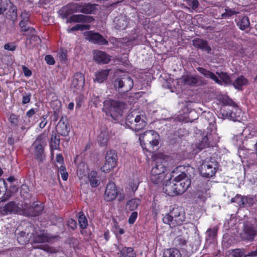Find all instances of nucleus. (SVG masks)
Segmentation results:
<instances>
[{
  "label": "nucleus",
  "instance_id": "obj_1",
  "mask_svg": "<svg viewBox=\"0 0 257 257\" xmlns=\"http://www.w3.org/2000/svg\"><path fill=\"white\" fill-rule=\"evenodd\" d=\"M159 134L153 130L145 132L140 136L139 140L142 148L147 152H153L159 144Z\"/></svg>",
  "mask_w": 257,
  "mask_h": 257
},
{
  "label": "nucleus",
  "instance_id": "obj_2",
  "mask_svg": "<svg viewBox=\"0 0 257 257\" xmlns=\"http://www.w3.org/2000/svg\"><path fill=\"white\" fill-rule=\"evenodd\" d=\"M124 107L123 103L109 99L104 101L102 111L107 116L116 120L122 115Z\"/></svg>",
  "mask_w": 257,
  "mask_h": 257
},
{
  "label": "nucleus",
  "instance_id": "obj_3",
  "mask_svg": "<svg viewBox=\"0 0 257 257\" xmlns=\"http://www.w3.org/2000/svg\"><path fill=\"white\" fill-rule=\"evenodd\" d=\"M185 220L184 212L178 207L173 209L169 213L166 214L163 218L164 223L169 224L171 227L182 224Z\"/></svg>",
  "mask_w": 257,
  "mask_h": 257
},
{
  "label": "nucleus",
  "instance_id": "obj_4",
  "mask_svg": "<svg viewBox=\"0 0 257 257\" xmlns=\"http://www.w3.org/2000/svg\"><path fill=\"white\" fill-rule=\"evenodd\" d=\"M116 90L120 93L130 91L134 86V81L130 76L124 75L116 78L113 83Z\"/></svg>",
  "mask_w": 257,
  "mask_h": 257
},
{
  "label": "nucleus",
  "instance_id": "obj_5",
  "mask_svg": "<svg viewBox=\"0 0 257 257\" xmlns=\"http://www.w3.org/2000/svg\"><path fill=\"white\" fill-rule=\"evenodd\" d=\"M217 169V162L215 159H210L202 163L200 168V172L202 176L209 178L215 175Z\"/></svg>",
  "mask_w": 257,
  "mask_h": 257
},
{
  "label": "nucleus",
  "instance_id": "obj_6",
  "mask_svg": "<svg viewBox=\"0 0 257 257\" xmlns=\"http://www.w3.org/2000/svg\"><path fill=\"white\" fill-rule=\"evenodd\" d=\"M177 195L183 193L191 184V181L186 174L182 173L173 179Z\"/></svg>",
  "mask_w": 257,
  "mask_h": 257
},
{
  "label": "nucleus",
  "instance_id": "obj_7",
  "mask_svg": "<svg viewBox=\"0 0 257 257\" xmlns=\"http://www.w3.org/2000/svg\"><path fill=\"white\" fill-rule=\"evenodd\" d=\"M45 145V136L42 135H39L33 144L32 147L34 149L36 158L40 162H42L45 157L44 155V147Z\"/></svg>",
  "mask_w": 257,
  "mask_h": 257
},
{
  "label": "nucleus",
  "instance_id": "obj_8",
  "mask_svg": "<svg viewBox=\"0 0 257 257\" xmlns=\"http://www.w3.org/2000/svg\"><path fill=\"white\" fill-rule=\"evenodd\" d=\"M178 86L182 87L184 85L198 86L203 84L201 78L197 76L183 75L181 78L176 80Z\"/></svg>",
  "mask_w": 257,
  "mask_h": 257
},
{
  "label": "nucleus",
  "instance_id": "obj_9",
  "mask_svg": "<svg viewBox=\"0 0 257 257\" xmlns=\"http://www.w3.org/2000/svg\"><path fill=\"white\" fill-rule=\"evenodd\" d=\"M117 155L113 151H108L105 155V162L100 170L105 173L109 172L116 165Z\"/></svg>",
  "mask_w": 257,
  "mask_h": 257
},
{
  "label": "nucleus",
  "instance_id": "obj_10",
  "mask_svg": "<svg viewBox=\"0 0 257 257\" xmlns=\"http://www.w3.org/2000/svg\"><path fill=\"white\" fill-rule=\"evenodd\" d=\"M167 162L166 158L162 155H158L155 157L152 163L151 171L154 173H165Z\"/></svg>",
  "mask_w": 257,
  "mask_h": 257
},
{
  "label": "nucleus",
  "instance_id": "obj_11",
  "mask_svg": "<svg viewBox=\"0 0 257 257\" xmlns=\"http://www.w3.org/2000/svg\"><path fill=\"white\" fill-rule=\"evenodd\" d=\"M84 35L86 40L93 44L106 45L108 43V42L98 33L89 31L85 32Z\"/></svg>",
  "mask_w": 257,
  "mask_h": 257
},
{
  "label": "nucleus",
  "instance_id": "obj_12",
  "mask_svg": "<svg viewBox=\"0 0 257 257\" xmlns=\"http://www.w3.org/2000/svg\"><path fill=\"white\" fill-rule=\"evenodd\" d=\"M19 210L18 205L13 201L6 203L4 199L0 201V213L3 215L17 213Z\"/></svg>",
  "mask_w": 257,
  "mask_h": 257
},
{
  "label": "nucleus",
  "instance_id": "obj_13",
  "mask_svg": "<svg viewBox=\"0 0 257 257\" xmlns=\"http://www.w3.org/2000/svg\"><path fill=\"white\" fill-rule=\"evenodd\" d=\"M34 243H43L50 242L53 237L44 231H35L31 236Z\"/></svg>",
  "mask_w": 257,
  "mask_h": 257
},
{
  "label": "nucleus",
  "instance_id": "obj_14",
  "mask_svg": "<svg viewBox=\"0 0 257 257\" xmlns=\"http://www.w3.org/2000/svg\"><path fill=\"white\" fill-rule=\"evenodd\" d=\"M257 232V220L254 221L253 225H246L244 226L243 233L241 237L244 240L252 241Z\"/></svg>",
  "mask_w": 257,
  "mask_h": 257
},
{
  "label": "nucleus",
  "instance_id": "obj_15",
  "mask_svg": "<svg viewBox=\"0 0 257 257\" xmlns=\"http://www.w3.org/2000/svg\"><path fill=\"white\" fill-rule=\"evenodd\" d=\"M23 209L28 215L34 216L38 215L43 210V207L38 202H34L32 205L26 204Z\"/></svg>",
  "mask_w": 257,
  "mask_h": 257
},
{
  "label": "nucleus",
  "instance_id": "obj_16",
  "mask_svg": "<svg viewBox=\"0 0 257 257\" xmlns=\"http://www.w3.org/2000/svg\"><path fill=\"white\" fill-rule=\"evenodd\" d=\"M146 117L143 115H138L135 117L132 114H128V120L131 121L135 120V125L133 126L135 127V132H138L143 129L147 125Z\"/></svg>",
  "mask_w": 257,
  "mask_h": 257
},
{
  "label": "nucleus",
  "instance_id": "obj_17",
  "mask_svg": "<svg viewBox=\"0 0 257 257\" xmlns=\"http://www.w3.org/2000/svg\"><path fill=\"white\" fill-rule=\"evenodd\" d=\"M117 195L115 185L113 182L109 183L106 187L104 193V198L107 201L114 199Z\"/></svg>",
  "mask_w": 257,
  "mask_h": 257
},
{
  "label": "nucleus",
  "instance_id": "obj_18",
  "mask_svg": "<svg viewBox=\"0 0 257 257\" xmlns=\"http://www.w3.org/2000/svg\"><path fill=\"white\" fill-rule=\"evenodd\" d=\"M85 79L83 74L81 73H76L71 84V87L76 90H81L84 85Z\"/></svg>",
  "mask_w": 257,
  "mask_h": 257
},
{
  "label": "nucleus",
  "instance_id": "obj_19",
  "mask_svg": "<svg viewBox=\"0 0 257 257\" xmlns=\"http://www.w3.org/2000/svg\"><path fill=\"white\" fill-rule=\"evenodd\" d=\"M220 14H216V19H227L231 18L233 15L238 13L234 9L226 7L224 9L221 8L219 9Z\"/></svg>",
  "mask_w": 257,
  "mask_h": 257
},
{
  "label": "nucleus",
  "instance_id": "obj_20",
  "mask_svg": "<svg viewBox=\"0 0 257 257\" xmlns=\"http://www.w3.org/2000/svg\"><path fill=\"white\" fill-rule=\"evenodd\" d=\"M93 59L98 63L107 64L110 60V56L105 52L96 50L93 52Z\"/></svg>",
  "mask_w": 257,
  "mask_h": 257
},
{
  "label": "nucleus",
  "instance_id": "obj_21",
  "mask_svg": "<svg viewBox=\"0 0 257 257\" xmlns=\"http://www.w3.org/2000/svg\"><path fill=\"white\" fill-rule=\"evenodd\" d=\"M93 20L91 16L83 15H73L70 16L67 22L69 23H90Z\"/></svg>",
  "mask_w": 257,
  "mask_h": 257
},
{
  "label": "nucleus",
  "instance_id": "obj_22",
  "mask_svg": "<svg viewBox=\"0 0 257 257\" xmlns=\"http://www.w3.org/2000/svg\"><path fill=\"white\" fill-rule=\"evenodd\" d=\"M173 180L169 179L166 181L163 187L164 192L169 196H175L177 195Z\"/></svg>",
  "mask_w": 257,
  "mask_h": 257
},
{
  "label": "nucleus",
  "instance_id": "obj_23",
  "mask_svg": "<svg viewBox=\"0 0 257 257\" xmlns=\"http://www.w3.org/2000/svg\"><path fill=\"white\" fill-rule=\"evenodd\" d=\"M193 45L196 48L201 49L207 53H209L211 51V48L206 40L199 38L195 39L193 40Z\"/></svg>",
  "mask_w": 257,
  "mask_h": 257
},
{
  "label": "nucleus",
  "instance_id": "obj_24",
  "mask_svg": "<svg viewBox=\"0 0 257 257\" xmlns=\"http://www.w3.org/2000/svg\"><path fill=\"white\" fill-rule=\"evenodd\" d=\"M197 70L205 77L207 78H210L214 80L216 83L219 84H222L221 81L219 79L216 75L212 72L207 70L202 67H198Z\"/></svg>",
  "mask_w": 257,
  "mask_h": 257
},
{
  "label": "nucleus",
  "instance_id": "obj_25",
  "mask_svg": "<svg viewBox=\"0 0 257 257\" xmlns=\"http://www.w3.org/2000/svg\"><path fill=\"white\" fill-rule=\"evenodd\" d=\"M56 130L58 133L63 136H67L70 131L68 123L65 122L62 119L57 124Z\"/></svg>",
  "mask_w": 257,
  "mask_h": 257
},
{
  "label": "nucleus",
  "instance_id": "obj_26",
  "mask_svg": "<svg viewBox=\"0 0 257 257\" xmlns=\"http://www.w3.org/2000/svg\"><path fill=\"white\" fill-rule=\"evenodd\" d=\"M109 69H103L97 71L95 74L94 82L102 83L106 80L109 74Z\"/></svg>",
  "mask_w": 257,
  "mask_h": 257
},
{
  "label": "nucleus",
  "instance_id": "obj_27",
  "mask_svg": "<svg viewBox=\"0 0 257 257\" xmlns=\"http://www.w3.org/2000/svg\"><path fill=\"white\" fill-rule=\"evenodd\" d=\"M240 110L236 107H235L231 110L227 109L226 111L225 115L228 119L233 121H237L240 117Z\"/></svg>",
  "mask_w": 257,
  "mask_h": 257
},
{
  "label": "nucleus",
  "instance_id": "obj_28",
  "mask_svg": "<svg viewBox=\"0 0 257 257\" xmlns=\"http://www.w3.org/2000/svg\"><path fill=\"white\" fill-rule=\"evenodd\" d=\"M108 139V131L107 128L103 127L98 137V142L101 146L106 145Z\"/></svg>",
  "mask_w": 257,
  "mask_h": 257
},
{
  "label": "nucleus",
  "instance_id": "obj_29",
  "mask_svg": "<svg viewBox=\"0 0 257 257\" xmlns=\"http://www.w3.org/2000/svg\"><path fill=\"white\" fill-rule=\"evenodd\" d=\"M51 155L54 157L53 150H57L60 147V139L56 133L53 132L51 138Z\"/></svg>",
  "mask_w": 257,
  "mask_h": 257
},
{
  "label": "nucleus",
  "instance_id": "obj_30",
  "mask_svg": "<svg viewBox=\"0 0 257 257\" xmlns=\"http://www.w3.org/2000/svg\"><path fill=\"white\" fill-rule=\"evenodd\" d=\"M165 174L157 173L156 172H153L151 171L150 180L155 184H158L162 182L165 178Z\"/></svg>",
  "mask_w": 257,
  "mask_h": 257
},
{
  "label": "nucleus",
  "instance_id": "obj_31",
  "mask_svg": "<svg viewBox=\"0 0 257 257\" xmlns=\"http://www.w3.org/2000/svg\"><path fill=\"white\" fill-rule=\"evenodd\" d=\"M121 257H136L134 249L131 247H124L118 248Z\"/></svg>",
  "mask_w": 257,
  "mask_h": 257
},
{
  "label": "nucleus",
  "instance_id": "obj_32",
  "mask_svg": "<svg viewBox=\"0 0 257 257\" xmlns=\"http://www.w3.org/2000/svg\"><path fill=\"white\" fill-rule=\"evenodd\" d=\"M246 254L244 253V249L236 248L228 250L226 252L227 257H244Z\"/></svg>",
  "mask_w": 257,
  "mask_h": 257
},
{
  "label": "nucleus",
  "instance_id": "obj_33",
  "mask_svg": "<svg viewBox=\"0 0 257 257\" xmlns=\"http://www.w3.org/2000/svg\"><path fill=\"white\" fill-rule=\"evenodd\" d=\"M237 26L240 29L243 30L249 26V21L247 17L239 18L236 22Z\"/></svg>",
  "mask_w": 257,
  "mask_h": 257
},
{
  "label": "nucleus",
  "instance_id": "obj_34",
  "mask_svg": "<svg viewBox=\"0 0 257 257\" xmlns=\"http://www.w3.org/2000/svg\"><path fill=\"white\" fill-rule=\"evenodd\" d=\"M96 5L85 4L82 6L81 13L84 14H92L96 9Z\"/></svg>",
  "mask_w": 257,
  "mask_h": 257
},
{
  "label": "nucleus",
  "instance_id": "obj_35",
  "mask_svg": "<svg viewBox=\"0 0 257 257\" xmlns=\"http://www.w3.org/2000/svg\"><path fill=\"white\" fill-rule=\"evenodd\" d=\"M163 257H181V255L177 249L170 248L164 251Z\"/></svg>",
  "mask_w": 257,
  "mask_h": 257
},
{
  "label": "nucleus",
  "instance_id": "obj_36",
  "mask_svg": "<svg viewBox=\"0 0 257 257\" xmlns=\"http://www.w3.org/2000/svg\"><path fill=\"white\" fill-rule=\"evenodd\" d=\"M231 202L235 203L237 207L241 208L244 206L245 202H244V197L240 195H236L231 200Z\"/></svg>",
  "mask_w": 257,
  "mask_h": 257
},
{
  "label": "nucleus",
  "instance_id": "obj_37",
  "mask_svg": "<svg viewBox=\"0 0 257 257\" xmlns=\"http://www.w3.org/2000/svg\"><path fill=\"white\" fill-rule=\"evenodd\" d=\"M141 203V200L139 199H132L129 200L126 205L127 208L131 211L135 210Z\"/></svg>",
  "mask_w": 257,
  "mask_h": 257
},
{
  "label": "nucleus",
  "instance_id": "obj_38",
  "mask_svg": "<svg viewBox=\"0 0 257 257\" xmlns=\"http://www.w3.org/2000/svg\"><path fill=\"white\" fill-rule=\"evenodd\" d=\"M247 84V80L242 76L238 77L235 79V82L232 83L234 87L239 89L241 86Z\"/></svg>",
  "mask_w": 257,
  "mask_h": 257
},
{
  "label": "nucleus",
  "instance_id": "obj_39",
  "mask_svg": "<svg viewBox=\"0 0 257 257\" xmlns=\"http://www.w3.org/2000/svg\"><path fill=\"white\" fill-rule=\"evenodd\" d=\"M115 27L117 29H124L127 26V22L124 18L115 19L114 20Z\"/></svg>",
  "mask_w": 257,
  "mask_h": 257
},
{
  "label": "nucleus",
  "instance_id": "obj_40",
  "mask_svg": "<svg viewBox=\"0 0 257 257\" xmlns=\"http://www.w3.org/2000/svg\"><path fill=\"white\" fill-rule=\"evenodd\" d=\"M79 226L82 229L86 228L88 226V221L84 215L83 213L81 212L79 213V216L78 219Z\"/></svg>",
  "mask_w": 257,
  "mask_h": 257
},
{
  "label": "nucleus",
  "instance_id": "obj_41",
  "mask_svg": "<svg viewBox=\"0 0 257 257\" xmlns=\"http://www.w3.org/2000/svg\"><path fill=\"white\" fill-rule=\"evenodd\" d=\"M216 74L225 84L229 85L232 84L231 78L226 73L222 72H216Z\"/></svg>",
  "mask_w": 257,
  "mask_h": 257
},
{
  "label": "nucleus",
  "instance_id": "obj_42",
  "mask_svg": "<svg viewBox=\"0 0 257 257\" xmlns=\"http://www.w3.org/2000/svg\"><path fill=\"white\" fill-rule=\"evenodd\" d=\"M21 31L26 33L25 34V35H31L33 38L34 39H35L36 41H37L38 40H39V38L38 37L36 36H35V30L32 27H27V25L26 26L23 27V28H21Z\"/></svg>",
  "mask_w": 257,
  "mask_h": 257
},
{
  "label": "nucleus",
  "instance_id": "obj_43",
  "mask_svg": "<svg viewBox=\"0 0 257 257\" xmlns=\"http://www.w3.org/2000/svg\"><path fill=\"white\" fill-rule=\"evenodd\" d=\"M209 142H208V138L204 137L203 138L201 142L198 144L196 145V147L198 148V151H201L203 149L209 146Z\"/></svg>",
  "mask_w": 257,
  "mask_h": 257
},
{
  "label": "nucleus",
  "instance_id": "obj_44",
  "mask_svg": "<svg viewBox=\"0 0 257 257\" xmlns=\"http://www.w3.org/2000/svg\"><path fill=\"white\" fill-rule=\"evenodd\" d=\"M90 26L88 25H76V26L72 27L70 29L67 30L68 33H71L72 31L81 30L83 31L84 30H89L90 29Z\"/></svg>",
  "mask_w": 257,
  "mask_h": 257
},
{
  "label": "nucleus",
  "instance_id": "obj_45",
  "mask_svg": "<svg viewBox=\"0 0 257 257\" xmlns=\"http://www.w3.org/2000/svg\"><path fill=\"white\" fill-rule=\"evenodd\" d=\"M218 229V228L217 226H215L213 228H208L206 232L208 239H213L216 235Z\"/></svg>",
  "mask_w": 257,
  "mask_h": 257
},
{
  "label": "nucleus",
  "instance_id": "obj_46",
  "mask_svg": "<svg viewBox=\"0 0 257 257\" xmlns=\"http://www.w3.org/2000/svg\"><path fill=\"white\" fill-rule=\"evenodd\" d=\"M58 173L61 175V178L63 180L66 181L67 180L68 174L66 171L65 167L61 166L58 168Z\"/></svg>",
  "mask_w": 257,
  "mask_h": 257
},
{
  "label": "nucleus",
  "instance_id": "obj_47",
  "mask_svg": "<svg viewBox=\"0 0 257 257\" xmlns=\"http://www.w3.org/2000/svg\"><path fill=\"white\" fill-rule=\"evenodd\" d=\"M82 6V5H80L77 3H72L70 4V9L73 13H81Z\"/></svg>",
  "mask_w": 257,
  "mask_h": 257
},
{
  "label": "nucleus",
  "instance_id": "obj_48",
  "mask_svg": "<svg viewBox=\"0 0 257 257\" xmlns=\"http://www.w3.org/2000/svg\"><path fill=\"white\" fill-rule=\"evenodd\" d=\"M8 2L9 0H1L0 15L4 14L6 11Z\"/></svg>",
  "mask_w": 257,
  "mask_h": 257
},
{
  "label": "nucleus",
  "instance_id": "obj_49",
  "mask_svg": "<svg viewBox=\"0 0 257 257\" xmlns=\"http://www.w3.org/2000/svg\"><path fill=\"white\" fill-rule=\"evenodd\" d=\"M31 94L30 93H24L23 94L22 104H26L30 101Z\"/></svg>",
  "mask_w": 257,
  "mask_h": 257
},
{
  "label": "nucleus",
  "instance_id": "obj_50",
  "mask_svg": "<svg viewBox=\"0 0 257 257\" xmlns=\"http://www.w3.org/2000/svg\"><path fill=\"white\" fill-rule=\"evenodd\" d=\"M188 5L190 6L193 10H196L199 5L197 0H186Z\"/></svg>",
  "mask_w": 257,
  "mask_h": 257
},
{
  "label": "nucleus",
  "instance_id": "obj_51",
  "mask_svg": "<svg viewBox=\"0 0 257 257\" xmlns=\"http://www.w3.org/2000/svg\"><path fill=\"white\" fill-rule=\"evenodd\" d=\"M135 120L131 121V120H128V115H127L125 119L126 127L132 130L133 131H135V127H133V126L135 125Z\"/></svg>",
  "mask_w": 257,
  "mask_h": 257
},
{
  "label": "nucleus",
  "instance_id": "obj_52",
  "mask_svg": "<svg viewBox=\"0 0 257 257\" xmlns=\"http://www.w3.org/2000/svg\"><path fill=\"white\" fill-rule=\"evenodd\" d=\"M138 216V213L136 211L133 212L128 218V223L133 224L136 221Z\"/></svg>",
  "mask_w": 257,
  "mask_h": 257
},
{
  "label": "nucleus",
  "instance_id": "obj_53",
  "mask_svg": "<svg viewBox=\"0 0 257 257\" xmlns=\"http://www.w3.org/2000/svg\"><path fill=\"white\" fill-rule=\"evenodd\" d=\"M45 60L48 64L53 65L55 64V61L54 58L49 55H46L45 57Z\"/></svg>",
  "mask_w": 257,
  "mask_h": 257
},
{
  "label": "nucleus",
  "instance_id": "obj_54",
  "mask_svg": "<svg viewBox=\"0 0 257 257\" xmlns=\"http://www.w3.org/2000/svg\"><path fill=\"white\" fill-rule=\"evenodd\" d=\"M10 121L15 124L17 125L18 122V117L15 114H11L10 118H9Z\"/></svg>",
  "mask_w": 257,
  "mask_h": 257
},
{
  "label": "nucleus",
  "instance_id": "obj_55",
  "mask_svg": "<svg viewBox=\"0 0 257 257\" xmlns=\"http://www.w3.org/2000/svg\"><path fill=\"white\" fill-rule=\"evenodd\" d=\"M5 181L0 179V195H4L6 192Z\"/></svg>",
  "mask_w": 257,
  "mask_h": 257
},
{
  "label": "nucleus",
  "instance_id": "obj_56",
  "mask_svg": "<svg viewBox=\"0 0 257 257\" xmlns=\"http://www.w3.org/2000/svg\"><path fill=\"white\" fill-rule=\"evenodd\" d=\"M68 225L72 229H75L77 227L76 221L73 219H70L68 221Z\"/></svg>",
  "mask_w": 257,
  "mask_h": 257
},
{
  "label": "nucleus",
  "instance_id": "obj_57",
  "mask_svg": "<svg viewBox=\"0 0 257 257\" xmlns=\"http://www.w3.org/2000/svg\"><path fill=\"white\" fill-rule=\"evenodd\" d=\"M90 185L92 187H96L99 185V181L97 178L89 180Z\"/></svg>",
  "mask_w": 257,
  "mask_h": 257
},
{
  "label": "nucleus",
  "instance_id": "obj_58",
  "mask_svg": "<svg viewBox=\"0 0 257 257\" xmlns=\"http://www.w3.org/2000/svg\"><path fill=\"white\" fill-rule=\"evenodd\" d=\"M48 117L47 115H44L42 116L43 120L39 124V126L41 128H43L47 123V120H46L47 117Z\"/></svg>",
  "mask_w": 257,
  "mask_h": 257
},
{
  "label": "nucleus",
  "instance_id": "obj_59",
  "mask_svg": "<svg viewBox=\"0 0 257 257\" xmlns=\"http://www.w3.org/2000/svg\"><path fill=\"white\" fill-rule=\"evenodd\" d=\"M59 58L60 61H65L67 59V55L66 53L62 51L59 54Z\"/></svg>",
  "mask_w": 257,
  "mask_h": 257
},
{
  "label": "nucleus",
  "instance_id": "obj_60",
  "mask_svg": "<svg viewBox=\"0 0 257 257\" xmlns=\"http://www.w3.org/2000/svg\"><path fill=\"white\" fill-rule=\"evenodd\" d=\"M23 73L25 76L29 77L32 75L31 71L26 66H23Z\"/></svg>",
  "mask_w": 257,
  "mask_h": 257
},
{
  "label": "nucleus",
  "instance_id": "obj_61",
  "mask_svg": "<svg viewBox=\"0 0 257 257\" xmlns=\"http://www.w3.org/2000/svg\"><path fill=\"white\" fill-rule=\"evenodd\" d=\"M56 162L60 164L63 163L64 159L62 155L61 154H58L56 155Z\"/></svg>",
  "mask_w": 257,
  "mask_h": 257
},
{
  "label": "nucleus",
  "instance_id": "obj_62",
  "mask_svg": "<svg viewBox=\"0 0 257 257\" xmlns=\"http://www.w3.org/2000/svg\"><path fill=\"white\" fill-rule=\"evenodd\" d=\"M4 48L6 50L10 51H14L16 49V47L12 44H6L4 46Z\"/></svg>",
  "mask_w": 257,
  "mask_h": 257
},
{
  "label": "nucleus",
  "instance_id": "obj_63",
  "mask_svg": "<svg viewBox=\"0 0 257 257\" xmlns=\"http://www.w3.org/2000/svg\"><path fill=\"white\" fill-rule=\"evenodd\" d=\"M21 18L22 19V20L28 22L29 19V14L26 12H24L21 14Z\"/></svg>",
  "mask_w": 257,
  "mask_h": 257
},
{
  "label": "nucleus",
  "instance_id": "obj_64",
  "mask_svg": "<svg viewBox=\"0 0 257 257\" xmlns=\"http://www.w3.org/2000/svg\"><path fill=\"white\" fill-rule=\"evenodd\" d=\"M97 173L95 171H92L88 175L89 180L97 178Z\"/></svg>",
  "mask_w": 257,
  "mask_h": 257
}]
</instances>
